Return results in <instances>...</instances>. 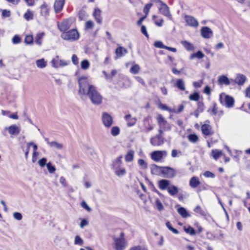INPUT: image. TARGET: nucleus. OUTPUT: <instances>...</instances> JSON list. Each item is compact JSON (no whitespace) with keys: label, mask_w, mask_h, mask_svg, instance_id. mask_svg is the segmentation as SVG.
I'll return each mask as SVG.
<instances>
[{"label":"nucleus","mask_w":250,"mask_h":250,"mask_svg":"<svg viewBox=\"0 0 250 250\" xmlns=\"http://www.w3.org/2000/svg\"><path fill=\"white\" fill-rule=\"evenodd\" d=\"M79 85V94L81 98L86 95L93 104L98 105L102 103L103 96L94 86L89 84L86 78L82 77L80 78Z\"/></svg>","instance_id":"f257e3e1"},{"label":"nucleus","mask_w":250,"mask_h":250,"mask_svg":"<svg viewBox=\"0 0 250 250\" xmlns=\"http://www.w3.org/2000/svg\"><path fill=\"white\" fill-rule=\"evenodd\" d=\"M112 238L113 239L112 246L115 250H125L128 246L127 240L123 231L120 232L119 237L113 235Z\"/></svg>","instance_id":"f03ea898"},{"label":"nucleus","mask_w":250,"mask_h":250,"mask_svg":"<svg viewBox=\"0 0 250 250\" xmlns=\"http://www.w3.org/2000/svg\"><path fill=\"white\" fill-rule=\"evenodd\" d=\"M159 171L164 177L172 178L175 176V171L173 168L168 167H159L156 165H153L152 169V172L153 174H157Z\"/></svg>","instance_id":"7ed1b4c3"},{"label":"nucleus","mask_w":250,"mask_h":250,"mask_svg":"<svg viewBox=\"0 0 250 250\" xmlns=\"http://www.w3.org/2000/svg\"><path fill=\"white\" fill-rule=\"evenodd\" d=\"M189 185L192 188H197V192H200L202 191L207 189L206 186L202 185L199 178L195 176H194L190 178Z\"/></svg>","instance_id":"20e7f679"},{"label":"nucleus","mask_w":250,"mask_h":250,"mask_svg":"<svg viewBox=\"0 0 250 250\" xmlns=\"http://www.w3.org/2000/svg\"><path fill=\"white\" fill-rule=\"evenodd\" d=\"M61 37L64 40L75 41L79 38V34L76 29H71L68 31H65L61 35Z\"/></svg>","instance_id":"39448f33"},{"label":"nucleus","mask_w":250,"mask_h":250,"mask_svg":"<svg viewBox=\"0 0 250 250\" xmlns=\"http://www.w3.org/2000/svg\"><path fill=\"white\" fill-rule=\"evenodd\" d=\"M219 101L222 104L227 107L230 108L234 105V99L225 93H222L220 94Z\"/></svg>","instance_id":"423d86ee"},{"label":"nucleus","mask_w":250,"mask_h":250,"mask_svg":"<svg viewBox=\"0 0 250 250\" xmlns=\"http://www.w3.org/2000/svg\"><path fill=\"white\" fill-rule=\"evenodd\" d=\"M161 4V6L159 7L160 12L164 16L167 17L169 19H172V16L170 14L169 8L165 3L161 0H155Z\"/></svg>","instance_id":"0eeeda50"},{"label":"nucleus","mask_w":250,"mask_h":250,"mask_svg":"<svg viewBox=\"0 0 250 250\" xmlns=\"http://www.w3.org/2000/svg\"><path fill=\"white\" fill-rule=\"evenodd\" d=\"M73 20L72 19L64 20L61 23L58 24V27L60 30L64 32L68 30L71 26Z\"/></svg>","instance_id":"6e6552de"},{"label":"nucleus","mask_w":250,"mask_h":250,"mask_svg":"<svg viewBox=\"0 0 250 250\" xmlns=\"http://www.w3.org/2000/svg\"><path fill=\"white\" fill-rule=\"evenodd\" d=\"M184 18L188 25L194 28L198 27L199 22L194 17L190 15H185Z\"/></svg>","instance_id":"1a4fd4ad"},{"label":"nucleus","mask_w":250,"mask_h":250,"mask_svg":"<svg viewBox=\"0 0 250 250\" xmlns=\"http://www.w3.org/2000/svg\"><path fill=\"white\" fill-rule=\"evenodd\" d=\"M167 155L166 151H154L151 154V158L155 162L160 161L163 158V156Z\"/></svg>","instance_id":"9d476101"},{"label":"nucleus","mask_w":250,"mask_h":250,"mask_svg":"<svg viewBox=\"0 0 250 250\" xmlns=\"http://www.w3.org/2000/svg\"><path fill=\"white\" fill-rule=\"evenodd\" d=\"M200 34L203 38L209 39L213 36V31L209 27L204 26L201 28Z\"/></svg>","instance_id":"9b49d317"},{"label":"nucleus","mask_w":250,"mask_h":250,"mask_svg":"<svg viewBox=\"0 0 250 250\" xmlns=\"http://www.w3.org/2000/svg\"><path fill=\"white\" fill-rule=\"evenodd\" d=\"M102 121L104 125L106 127H110L113 123L112 117L106 112L103 113Z\"/></svg>","instance_id":"f8f14e48"},{"label":"nucleus","mask_w":250,"mask_h":250,"mask_svg":"<svg viewBox=\"0 0 250 250\" xmlns=\"http://www.w3.org/2000/svg\"><path fill=\"white\" fill-rule=\"evenodd\" d=\"M50 8L48 5L45 3H43L40 6V13L41 15L44 17L45 19H47V17L49 14Z\"/></svg>","instance_id":"ddd939ff"},{"label":"nucleus","mask_w":250,"mask_h":250,"mask_svg":"<svg viewBox=\"0 0 250 250\" xmlns=\"http://www.w3.org/2000/svg\"><path fill=\"white\" fill-rule=\"evenodd\" d=\"M65 0H55L54 8L56 13L60 12L63 7Z\"/></svg>","instance_id":"4468645a"},{"label":"nucleus","mask_w":250,"mask_h":250,"mask_svg":"<svg viewBox=\"0 0 250 250\" xmlns=\"http://www.w3.org/2000/svg\"><path fill=\"white\" fill-rule=\"evenodd\" d=\"M21 131V127L16 125L9 126L8 128V131L10 135H17Z\"/></svg>","instance_id":"2eb2a0df"},{"label":"nucleus","mask_w":250,"mask_h":250,"mask_svg":"<svg viewBox=\"0 0 250 250\" xmlns=\"http://www.w3.org/2000/svg\"><path fill=\"white\" fill-rule=\"evenodd\" d=\"M101 13L102 11L99 8H95L93 13V15L95 19L96 20L97 23H98L99 24H101L102 22Z\"/></svg>","instance_id":"dca6fc26"},{"label":"nucleus","mask_w":250,"mask_h":250,"mask_svg":"<svg viewBox=\"0 0 250 250\" xmlns=\"http://www.w3.org/2000/svg\"><path fill=\"white\" fill-rule=\"evenodd\" d=\"M122 158L123 155H121L113 161L111 167L113 169L121 167Z\"/></svg>","instance_id":"f3484780"},{"label":"nucleus","mask_w":250,"mask_h":250,"mask_svg":"<svg viewBox=\"0 0 250 250\" xmlns=\"http://www.w3.org/2000/svg\"><path fill=\"white\" fill-rule=\"evenodd\" d=\"M246 80L247 78L245 75L239 74L237 75L234 81L235 83L238 84V85H242L245 83Z\"/></svg>","instance_id":"a211bd4d"},{"label":"nucleus","mask_w":250,"mask_h":250,"mask_svg":"<svg viewBox=\"0 0 250 250\" xmlns=\"http://www.w3.org/2000/svg\"><path fill=\"white\" fill-rule=\"evenodd\" d=\"M158 184L160 189L161 190H165L168 188L170 182L167 180L162 179L158 181Z\"/></svg>","instance_id":"6ab92c4d"},{"label":"nucleus","mask_w":250,"mask_h":250,"mask_svg":"<svg viewBox=\"0 0 250 250\" xmlns=\"http://www.w3.org/2000/svg\"><path fill=\"white\" fill-rule=\"evenodd\" d=\"M193 211L202 216H207L208 212L206 209L202 208L200 206H197L193 209Z\"/></svg>","instance_id":"aec40b11"},{"label":"nucleus","mask_w":250,"mask_h":250,"mask_svg":"<svg viewBox=\"0 0 250 250\" xmlns=\"http://www.w3.org/2000/svg\"><path fill=\"white\" fill-rule=\"evenodd\" d=\"M218 82L219 84H225L228 85L230 84V81L225 75L219 77Z\"/></svg>","instance_id":"412c9836"},{"label":"nucleus","mask_w":250,"mask_h":250,"mask_svg":"<svg viewBox=\"0 0 250 250\" xmlns=\"http://www.w3.org/2000/svg\"><path fill=\"white\" fill-rule=\"evenodd\" d=\"M223 154L222 150L215 149L211 150V156L217 161L219 158L223 156Z\"/></svg>","instance_id":"4be33fe9"},{"label":"nucleus","mask_w":250,"mask_h":250,"mask_svg":"<svg viewBox=\"0 0 250 250\" xmlns=\"http://www.w3.org/2000/svg\"><path fill=\"white\" fill-rule=\"evenodd\" d=\"M177 212L183 218H186L190 216V214L184 207H180L178 208Z\"/></svg>","instance_id":"5701e85b"},{"label":"nucleus","mask_w":250,"mask_h":250,"mask_svg":"<svg viewBox=\"0 0 250 250\" xmlns=\"http://www.w3.org/2000/svg\"><path fill=\"white\" fill-rule=\"evenodd\" d=\"M125 119L127 122V125L128 126H133L136 124V118H132L130 114L126 115L125 116Z\"/></svg>","instance_id":"b1692460"},{"label":"nucleus","mask_w":250,"mask_h":250,"mask_svg":"<svg viewBox=\"0 0 250 250\" xmlns=\"http://www.w3.org/2000/svg\"><path fill=\"white\" fill-rule=\"evenodd\" d=\"M184 230L191 236L195 235L196 234L195 230L190 226H184L183 227Z\"/></svg>","instance_id":"393cba45"},{"label":"nucleus","mask_w":250,"mask_h":250,"mask_svg":"<svg viewBox=\"0 0 250 250\" xmlns=\"http://www.w3.org/2000/svg\"><path fill=\"white\" fill-rule=\"evenodd\" d=\"M127 52V50L121 46H120L116 48L115 50V53L118 57H121Z\"/></svg>","instance_id":"a878e982"},{"label":"nucleus","mask_w":250,"mask_h":250,"mask_svg":"<svg viewBox=\"0 0 250 250\" xmlns=\"http://www.w3.org/2000/svg\"><path fill=\"white\" fill-rule=\"evenodd\" d=\"M203 133L205 135H208L211 133V127L208 125H203L201 127Z\"/></svg>","instance_id":"bb28decb"},{"label":"nucleus","mask_w":250,"mask_h":250,"mask_svg":"<svg viewBox=\"0 0 250 250\" xmlns=\"http://www.w3.org/2000/svg\"><path fill=\"white\" fill-rule=\"evenodd\" d=\"M181 43L184 46V47L188 50L192 51L194 49V45L190 42L186 41H181Z\"/></svg>","instance_id":"cd10ccee"},{"label":"nucleus","mask_w":250,"mask_h":250,"mask_svg":"<svg viewBox=\"0 0 250 250\" xmlns=\"http://www.w3.org/2000/svg\"><path fill=\"white\" fill-rule=\"evenodd\" d=\"M134 152L132 150H129L125 155V159L126 162H131L134 159Z\"/></svg>","instance_id":"c85d7f7f"},{"label":"nucleus","mask_w":250,"mask_h":250,"mask_svg":"<svg viewBox=\"0 0 250 250\" xmlns=\"http://www.w3.org/2000/svg\"><path fill=\"white\" fill-rule=\"evenodd\" d=\"M167 191L171 196H174L178 192V189L175 186H171L168 188Z\"/></svg>","instance_id":"c756f323"},{"label":"nucleus","mask_w":250,"mask_h":250,"mask_svg":"<svg viewBox=\"0 0 250 250\" xmlns=\"http://www.w3.org/2000/svg\"><path fill=\"white\" fill-rule=\"evenodd\" d=\"M36 63L37 67L40 68H44L47 65V62L45 61L44 59H41L37 60Z\"/></svg>","instance_id":"7c9ffc66"},{"label":"nucleus","mask_w":250,"mask_h":250,"mask_svg":"<svg viewBox=\"0 0 250 250\" xmlns=\"http://www.w3.org/2000/svg\"><path fill=\"white\" fill-rule=\"evenodd\" d=\"M115 173L118 176H121L126 174V170L125 168L120 167L114 169Z\"/></svg>","instance_id":"2f4dec72"},{"label":"nucleus","mask_w":250,"mask_h":250,"mask_svg":"<svg viewBox=\"0 0 250 250\" xmlns=\"http://www.w3.org/2000/svg\"><path fill=\"white\" fill-rule=\"evenodd\" d=\"M176 86L181 90H185V85L184 82L182 79H178L176 81Z\"/></svg>","instance_id":"473e14b6"},{"label":"nucleus","mask_w":250,"mask_h":250,"mask_svg":"<svg viewBox=\"0 0 250 250\" xmlns=\"http://www.w3.org/2000/svg\"><path fill=\"white\" fill-rule=\"evenodd\" d=\"M157 121L159 125L161 127H163L167 124V122L165 120L163 116L159 114L157 117Z\"/></svg>","instance_id":"72a5a7b5"},{"label":"nucleus","mask_w":250,"mask_h":250,"mask_svg":"<svg viewBox=\"0 0 250 250\" xmlns=\"http://www.w3.org/2000/svg\"><path fill=\"white\" fill-rule=\"evenodd\" d=\"M205 56V55L202 53L201 51H198L195 53L192 54L190 57V59L192 60L195 58H197L198 59H202Z\"/></svg>","instance_id":"f704fd0d"},{"label":"nucleus","mask_w":250,"mask_h":250,"mask_svg":"<svg viewBox=\"0 0 250 250\" xmlns=\"http://www.w3.org/2000/svg\"><path fill=\"white\" fill-rule=\"evenodd\" d=\"M166 225L167 229L171 231L173 233L175 234H179V231L177 229L172 227L171 224L169 221H167L166 223Z\"/></svg>","instance_id":"c9c22d12"},{"label":"nucleus","mask_w":250,"mask_h":250,"mask_svg":"<svg viewBox=\"0 0 250 250\" xmlns=\"http://www.w3.org/2000/svg\"><path fill=\"white\" fill-rule=\"evenodd\" d=\"M44 35V33H38L36 35V37L35 38V42L40 45H41L42 44V39Z\"/></svg>","instance_id":"e433bc0d"},{"label":"nucleus","mask_w":250,"mask_h":250,"mask_svg":"<svg viewBox=\"0 0 250 250\" xmlns=\"http://www.w3.org/2000/svg\"><path fill=\"white\" fill-rule=\"evenodd\" d=\"M140 71V67L138 64H135L133 65L130 69V72L132 74H136L138 73Z\"/></svg>","instance_id":"4c0bfd02"},{"label":"nucleus","mask_w":250,"mask_h":250,"mask_svg":"<svg viewBox=\"0 0 250 250\" xmlns=\"http://www.w3.org/2000/svg\"><path fill=\"white\" fill-rule=\"evenodd\" d=\"M89 62L87 60H83L81 62V68L83 70H87L89 67Z\"/></svg>","instance_id":"58836bf2"},{"label":"nucleus","mask_w":250,"mask_h":250,"mask_svg":"<svg viewBox=\"0 0 250 250\" xmlns=\"http://www.w3.org/2000/svg\"><path fill=\"white\" fill-rule=\"evenodd\" d=\"M27 146H29V147L30 146H32L33 147L34 152L33 153V161L34 162V158L38 154V153L36 151L37 149V146L33 142H30L27 144Z\"/></svg>","instance_id":"ea45409f"},{"label":"nucleus","mask_w":250,"mask_h":250,"mask_svg":"<svg viewBox=\"0 0 250 250\" xmlns=\"http://www.w3.org/2000/svg\"><path fill=\"white\" fill-rule=\"evenodd\" d=\"M24 18L27 21L32 20L33 19V13L30 10H28L24 15Z\"/></svg>","instance_id":"a19ab883"},{"label":"nucleus","mask_w":250,"mask_h":250,"mask_svg":"<svg viewBox=\"0 0 250 250\" xmlns=\"http://www.w3.org/2000/svg\"><path fill=\"white\" fill-rule=\"evenodd\" d=\"M157 17L156 16L153 15L152 16V19L154 21V22H155V24L157 25V26H159V27H161L163 25V23L164 22V20H163V19H158V20H156Z\"/></svg>","instance_id":"79ce46f5"},{"label":"nucleus","mask_w":250,"mask_h":250,"mask_svg":"<svg viewBox=\"0 0 250 250\" xmlns=\"http://www.w3.org/2000/svg\"><path fill=\"white\" fill-rule=\"evenodd\" d=\"M200 95L197 92H195L192 94H191L189 96V99L191 101H198L199 100Z\"/></svg>","instance_id":"37998d69"},{"label":"nucleus","mask_w":250,"mask_h":250,"mask_svg":"<svg viewBox=\"0 0 250 250\" xmlns=\"http://www.w3.org/2000/svg\"><path fill=\"white\" fill-rule=\"evenodd\" d=\"M155 206H156L157 209L159 211H161L164 209V206H163L162 202L158 198L156 199L155 200Z\"/></svg>","instance_id":"c03bdc74"},{"label":"nucleus","mask_w":250,"mask_h":250,"mask_svg":"<svg viewBox=\"0 0 250 250\" xmlns=\"http://www.w3.org/2000/svg\"><path fill=\"white\" fill-rule=\"evenodd\" d=\"M152 5H153V3H149L146 4V5L145 6L144 9H143V12L145 13V16H146V17L148 15L149 10L151 8V7L152 6Z\"/></svg>","instance_id":"a18cd8bd"},{"label":"nucleus","mask_w":250,"mask_h":250,"mask_svg":"<svg viewBox=\"0 0 250 250\" xmlns=\"http://www.w3.org/2000/svg\"><path fill=\"white\" fill-rule=\"evenodd\" d=\"M159 107L163 110H167L169 112H172L173 111H174V109H171L169 107H168L167 105L161 104L159 105Z\"/></svg>","instance_id":"49530a36"},{"label":"nucleus","mask_w":250,"mask_h":250,"mask_svg":"<svg viewBox=\"0 0 250 250\" xmlns=\"http://www.w3.org/2000/svg\"><path fill=\"white\" fill-rule=\"evenodd\" d=\"M74 243L76 245L82 246L83 244V241L79 235H77L75 238Z\"/></svg>","instance_id":"de8ad7c7"},{"label":"nucleus","mask_w":250,"mask_h":250,"mask_svg":"<svg viewBox=\"0 0 250 250\" xmlns=\"http://www.w3.org/2000/svg\"><path fill=\"white\" fill-rule=\"evenodd\" d=\"M138 163L139 166H141L143 168L146 169L147 168V163L144 160L140 159L138 160Z\"/></svg>","instance_id":"09e8293b"},{"label":"nucleus","mask_w":250,"mask_h":250,"mask_svg":"<svg viewBox=\"0 0 250 250\" xmlns=\"http://www.w3.org/2000/svg\"><path fill=\"white\" fill-rule=\"evenodd\" d=\"M26 44L32 43L33 41V38L32 35H26L24 40Z\"/></svg>","instance_id":"8fccbe9b"},{"label":"nucleus","mask_w":250,"mask_h":250,"mask_svg":"<svg viewBox=\"0 0 250 250\" xmlns=\"http://www.w3.org/2000/svg\"><path fill=\"white\" fill-rule=\"evenodd\" d=\"M46 166L48 171L50 173H52L56 170V168L54 166H52L50 163L46 164Z\"/></svg>","instance_id":"3c124183"},{"label":"nucleus","mask_w":250,"mask_h":250,"mask_svg":"<svg viewBox=\"0 0 250 250\" xmlns=\"http://www.w3.org/2000/svg\"><path fill=\"white\" fill-rule=\"evenodd\" d=\"M129 250H147L145 247L138 245L131 247Z\"/></svg>","instance_id":"603ef678"},{"label":"nucleus","mask_w":250,"mask_h":250,"mask_svg":"<svg viewBox=\"0 0 250 250\" xmlns=\"http://www.w3.org/2000/svg\"><path fill=\"white\" fill-rule=\"evenodd\" d=\"M120 129L117 126L113 127L111 129V134L113 136H116L119 134Z\"/></svg>","instance_id":"864d4df0"},{"label":"nucleus","mask_w":250,"mask_h":250,"mask_svg":"<svg viewBox=\"0 0 250 250\" xmlns=\"http://www.w3.org/2000/svg\"><path fill=\"white\" fill-rule=\"evenodd\" d=\"M204 175L207 178H214L215 176V174L210 171H206L204 173Z\"/></svg>","instance_id":"5fc2aeb1"},{"label":"nucleus","mask_w":250,"mask_h":250,"mask_svg":"<svg viewBox=\"0 0 250 250\" xmlns=\"http://www.w3.org/2000/svg\"><path fill=\"white\" fill-rule=\"evenodd\" d=\"M21 42V39L18 35H15L12 38V42L14 44H18Z\"/></svg>","instance_id":"6e6d98bb"},{"label":"nucleus","mask_w":250,"mask_h":250,"mask_svg":"<svg viewBox=\"0 0 250 250\" xmlns=\"http://www.w3.org/2000/svg\"><path fill=\"white\" fill-rule=\"evenodd\" d=\"M154 46L157 48H164V49L166 46V45H164L163 42L161 41L155 42L154 43Z\"/></svg>","instance_id":"4d7b16f0"},{"label":"nucleus","mask_w":250,"mask_h":250,"mask_svg":"<svg viewBox=\"0 0 250 250\" xmlns=\"http://www.w3.org/2000/svg\"><path fill=\"white\" fill-rule=\"evenodd\" d=\"M94 27V23L91 21H88L85 23V28L92 29Z\"/></svg>","instance_id":"13d9d810"},{"label":"nucleus","mask_w":250,"mask_h":250,"mask_svg":"<svg viewBox=\"0 0 250 250\" xmlns=\"http://www.w3.org/2000/svg\"><path fill=\"white\" fill-rule=\"evenodd\" d=\"M81 205L82 207L83 208H84L85 209H86L87 211H91L90 208L88 206V205L86 204V203L85 201H83V202H82Z\"/></svg>","instance_id":"bf43d9fd"},{"label":"nucleus","mask_w":250,"mask_h":250,"mask_svg":"<svg viewBox=\"0 0 250 250\" xmlns=\"http://www.w3.org/2000/svg\"><path fill=\"white\" fill-rule=\"evenodd\" d=\"M46 161H47V160L45 158H42L39 161L38 163H39V165L41 167H43L46 165Z\"/></svg>","instance_id":"052dcab7"},{"label":"nucleus","mask_w":250,"mask_h":250,"mask_svg":"<svg viewBox=\"0 0 250 250\" xmlns=\"http://www.w3.org/2000/svg\"><path fill=\"white\" fill-rule=\"evenodd\" d=\"M13 216L16 219H17L18 220H21L22 219V216L21 214V213L18 212H16L14 213Z\"/></svg>","instance_id":"680f3d73"},{"label":"nucleus","mask_w":250,"mask_h":250,"mask_svg":"<svg viewBox=\"0 0 250 250\" xmlns=\"http://www.w3.org/2000/svg\"><path fill=\"white\" fill-rule=\"evenodd\" d=\"M60 182L64 187L67 186L66 180L64 177L62 176L60 177Z\"/></svg>","instance_id":"e2e57ef3"},{"label":"nucleus","mask_w":250,"mask_h":250,"mask_svg":"<svg viewBox=\"0 0 250 250\" xmlns=\"http://www.w3.org/2000/svg\"><path fill=\"white\" fill-rule=\"evenodd\" d=\"M141 32L146 37L148 38V34H147L146 28L145 25L141 26Z\"/></svg>","instance_id":"0e129e2a"},{"label":"nucleus","mask_w":250,"mask_h":250,"mask_svg":"<svg viewBox=\"0 0 250 250\" xmlns=\"http://www.w3.org/2000/svg\"><path fill=\"white\" fill-rule=\"evenodd\" d=\"M188 138L189 141H197V140L198 139V136L196 134H190L188 136Z\"/></svg>","instance_id":"69168bd1"},{"label":"nucleus","mask_w":250,"mask_h":250,"mask_svg":"<svg viewBox=\"0 0 250 250\" xmlns=\"http://www.w3.org/2000/svg\"><path fill=\"white\" fill-rule=\"evenodd\" d=\"M2 16L4 17H9L10 16V11L7 10H3L2 12Z\"/></svg>","instance_id":"338daca9"},{"label":"nucleus","mask_w":250,"mask_h":250,"mask_svg":"<svg viewBox=\"0 0 250 250\" xmlns=\"http://www.w3.org/2000/svg\"><path fill=\"white\" fill-rule=\"evenodd\" d=\"M52 66L55 68H58L59 67L58 62L55 59H53L51 62Z\"/></svg>","instance_id":"774afa93"}]
</instances>
